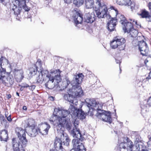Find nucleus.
<instances>
[{
  "instance_id": "nucleus-60",
  "label": "nucleus",
  "mask_w": 151,
  "mask_h": 151,
  "mask_svg": "<svg viewBox=\"0 0 151 151\" xmlns=\"http://www.w3.org/2000/svg\"><path fill=\"white\" fill-rule=\"evenodd\" d=\"M49 151H55V150L53 149H50Z\"/></svg>"
},
{
  "instance_id": "nucleus-19",
  "label": "nucleus",
  "mask_w": 151,
  "mask_h": 151,
  "mask_svg": "<svg viewBox=\"0 0 151 151\" xmlns=\"http://www.w3.org/2000/svg\"><path fill=\"white\" fill-rule=\"evenodd\" d=\"M54 147L57 151H62L63 149L61 139L57 137L54 141Z\"/></svg>"
},
{
  "instance_id": "nucleus-30",
  "label": "nucleus",
  "mask_w": 151,
  "mask_h": 151,
  "mask_svg": "<svg viewBox=\"0 0 151 151\" xmlns=\"http://www.w3.org/2000/svg\"><path fill=\"white\" fill-rule=\"evenodd\" d=\"M139 15L141 16L142 18H147L148 19L147 21H151V20L150 19L151 18V16L149 12L145 9L142 10Z\"/></svg>"
},
{
  "instance_id": "nucleus-8",
  "label": "nucleus",
  "mask_w": 151,
  "mask_h": 151,
  "mask_svg": "<svg viewBox=\"0 0 151 151\" xmlns=\"http://www.w3.org/2000/svg\"><path fill=\"white\" fill-rule=\"evenodd\" d=\"M75 138L76 139H73L72 141L73 148L78 151H86V149L83 144L80 142L83 140L82 136Z\"/></svg>"
},
{
  "instance_id": "nucleus-56",
  "label": "nucleus",
  "mask_w": 151,
  "mask_h": 151,
  "mask_svg": "<svg viewBox=\"0 0 151 151\" xmlns=\"http://www.w3.org/2000/svg\"><path fill=\"white\" fill-rule=\"evenodd\" d=\"M147 78H148L149 79H151V71L149 73V75L148 76V77Z\"/></svg>"
},
{
  "instance_id": "nucleus-48",
  "label": "nucleus",
  "mask_w": 151,
  "mask_h": 151,
  "mask_svg": "<svg viewBox=\"0 0 151 151\" xmlns=\"http://www.w3.org/2000/svg\"><path fill=\"white\" fill-rule=\"evenodd\" d=\"M149 140L147 142V147L148 149L151 150V137L149 138Z\"/></svg>"
},
{
  "instance_id": "nucleus-52",
  "label": "nucleus",
  "mask_w": 151,
  "mask_h": 151,
  "mask_svg": "<svg viewBox=\"0 0 151 151\" xmlns=\"http://www.w3.org/2000/svg\"><path fill=\"white\" fill-rule=\"evenodd\" d=\"M6 119H7V120L10 122H11L12 121V119L11 117V115H9L8 117H7V118Z\"/></svg>"
},
{
  "instance_id": "nucleus-42",
  "label": "nucleus",
  "mask_w": 151,
  "mask_h": 151,
  "mask_svg": "<svg viewBox=\"0 0 151 151\" xmlns=\"http://www.w3.org/2000/svg\"><path fill=\"white\" fill-rule=\"evenodd\" d=\"M65 140H63V142L64 145L68 146L69 145V143L70 141V139H69L68 136H65Z\"/></svg>"
},
{
  "instance_id": "nucleus-23",
  "label": "nucleus",
  "mask_w": 151,
  "mask_h": 151,
  "mask_svg": "<svg viewBox=\"0 0 151 151\" xmlns=\"http://www.w3.org/2000/svg\"><path fill=\"white\" fill-rule=\"evenodd\" d=\"M41 60L38 59L35 64H34L32 67L29 68V74L32 76L35 75L37 72V65L41 66Z\"/></svg>"
},
{
  "instance_id": "nucleus-64",
  "label": "nucleus",
  "mask_w": 151,
  "mask_h": 151,
  "mask_svg": "<svg viewBox=\"0 0 151 151\" xmlns=\"http://www.w3.org/2000/svg\"><path fill=\"white\" fill-rule=\"evenodd\" d=\"M16 19H18V18H16Z\"/></svg>"
},
{
  "instance_id": "nucleus-28",
  "label": "nucleus",
  "mask_w": 151,
  "mask_h": 151,
  "mask_svg": "<svg viewBox=\"0 0 151 151\" xmlns=\"http://www.w3.org/2000/svg\"><path fill=\"white\" fill-rule=\"evenodd\" d=\"M8 132L7 130L3 129L0 132V139L1 141L7 142L9 139Z\"/></svg>"
},
{
  "instance_id": "nucleus-7",
  "label": "nucleus",
  "mask_w": 151,
  "mask_h": 151,
  "mask_svg": "<svg viewBox=\"0 0 151 151\" xmlns=\"http://www.w3.org/2000/svg\"><path fill=\"white\" fill-rule=\"evenodd\" d=\"M0 82L8 87H11L14 82L13 78L12 75L9 74L6 76V73L0 78Z\"/></svg>"
},
{
  "instance_id": "nucleus-20",
  "label": "nucleus",
  "mask_w": 151,
  "mask_h": 151,
  "mask_svg": "<svg viewBox=\"0 0 151 151\" xmlns=\"http://www.w3.org/2000/svg\"><path fill=\"white\" fill-rule=\"evenodd\" d=\"M13 3V4H11L10 6L11 12L13 13L15 15L18 16L20 14L22 9L21 7L19 6H17V5L18 4L15 3V1Z\"/></svg>"
},
{
  "instance_id": "nucleus-47",
  "label": "nucleus",
  "mask_w": 151,
  "mask_h": 151,
  "mask_svg": "<svg viewBox=\"0 0 151 151\" xmlns=\"http://www.w3.org/2000/svg\"><path fill=\"white\" fill-rule=\"evenodd\" d=\"M9 2L10 0H0V2L5 6H6Z\"/></svg>"
},
{
  "instance_id": "nucleus-34",
  "label": "nucleus",
  "mask_w": 151,
  "mask_h": 151,
  "mask_svg": "<svg viewBox=\"0 0 151 151\" xmlns=\"http://www.w3.org/2000/svg\"><path fill=\"white\" fill-rule=\"evenodd\" d=\"M136 147L137 148L135 151H149V149H147L146 147L143 145L138 144L136 145Z\"/></svg>"
},
{
  "instance_id": "nucleus-6",
  "label": "nucleus",
  "mask_w": 151,
  "mask_h": 151,
  "mask_svg": "<svg viewBox=\"0 0 151 151\" xmlns=\"http://www.w3.org/2000/svg\"><path fill=\"white\" fill-rule=\"evenodd\" d=\"M54 113H84L81 109H76L74 106L70 105L68 110L64 109L63 108H55L54 109Z\"/></svg>"
},
{
  "instance_id": "nucleus-53",
  "label": "nucleus",
  "mask_w": 151,
  "mask_h": 151,
  "mask_svg": "<svg viewBox=\"0 0 151 151\" xmlns=\"http://www.w3.org/2000/svg\"><path fill=\"white\" fill-rule=\"evenodd\" d=\"M116 63H119V65H120V64L121 63V61L120 59L117 60L116 59Z\"/></svg>"
},
{
  "instance_id": "nucleus-38",
  "label": "nucleus",
  "mask_w": 151,
  "mask_h": 151,
  "mask_svg": "<svg viewBox=\"0 0 151 151\" xmlns=\"http://www.w3.org/2000/svg\"><path fill=\"white\" fill-rule=\"evenodd\" d=\"M84 1V0H73V4L76 6L79 7L83 4Z\"/></svg>"
},
{
  "instance_id": "nucleus-49",
  "label": "nucleus",
  "mask_w": 151,
  "mask_h": 151,
  "mask_svg": "<svg viewBox=\"0 0 151 151\" xmlns=\"http://www.w3.org/2000/svg\"><path fill=\"white\" fill-rule=\"evenodd\" d=\"M21 86L24 88H27L28 87H29V86L28 84H27L25 83H22Z\"/></svg>"
},
{
  "instance_id": "nucleus-63",
  "label": "nucleus",
  "mask_w": 151,
  "mask_h": 151,
  "mask_svg": "<svg viewBox=\"0 0 151 151\" xmlns=\"http://www.w3.org/2000/svg\"><path fill=\"white\" fill-rule=\"evenodd\" d=\"M91 115H91L92 116L93 115V114H91Z\"/></svg>"
},
{
  "instance_id": "nucleus-10",
  "label": "nucleus",
  "mask_w": 151,
  "mask_h": 151,
  "mask_svg": "<svg viewBox=\"0 0 151 151\" xmlns=\"http://www.w3.org/2000/svg\"><path fill=\"white\" fill-rule=\"evenodd\" d=\"M50 78H47L45 82V86L49 89H51L55 87L57 88L59 86V85L56 84L54 82V78L53 76H50Z\"/></svg>"
},
{
  "instance_id": "nucleus-40",
  "label": "nucleus",
  "mask_w": 151,
  "mask_h": 151,
  "mask_svg": "<svg viewBox=\"0 0 151 151\" xmlns=\"http://www.w3.org/2000/svg\"><path fill=\"white\" fill-rule=\"evenodd\" d=\"M116 24H111L107 23L108 29L110 32L114 31Z\"/></svg>"
},
{
  "instance_id": "nucleus-12",
  "label": "nucleus",
  "mask_w": 151,
  "mask_h": 151,
  "mask_svg": "<svg viewBox=\"0 0 151 151\" xmlns=\"http://www.w3.org/2000/svg\"><path fill=\"white\" fill-rule=\"evenodd\" d=\"M130 20L131 22H132V23L131 22H129L127 21V22H125L122 25H123V29L125 32L129 33L131 30L133 28V24H135L137 25V21H134V20L133 19H130Z\"/></svg>"
},
{
  "instance_id": "nucleus-16",
  "label": "nucleus",
  "mask_w": 151,
  "mask_h": 151,
  "mask_svg": "<svg viewBox=\"0 0 151 151\" xmlns=\"http://www.w3.org/2000/svg\"><path fill=\"white\" fill-rule=\"evenodd\" d=\"M111 114H98L97 117L103 121L111 124L112 122V119Z\"/></svg>"
},
{
  "instance_id": "nucleus-51",
  "label": "nucleus",
  "mask_w": 151,
  "mask_h": 151,
  "mask_svg": "<svg viewBox=\"0 0 151 151\" xmlns=\"http://www.w3.org/2000/svg\"><path fill=\"white\" fill-rule=\"evenodd\" d=\"M147 103L150 106H151V96L149 98L147 101Z\"/></svg>"
},
{
  "instance_id": "nucleus-50",
  "label": "nucleus",
  "mask_w": 151,
  "mask_h": 151,
  "mask_svg": "<svg viewBox=\"0 0 151 151\" xmlns=\"http://www.w3.org/2000/svg\"><path fill=\"white\" fill-rule=\"evenodd\" d=\"M29 89L30 90L33 91L35 89V85H32V86H29Z\"/></svg>"
},
{
  "instance_id": "nucleus-43",
  "label": "nucleus",
  "mask_w": 151,
  "mask_h": 151,
  "mask_svg": "<svg viewBox=\"0 0 151 151\" xmlns=\"http://www.w3.org/2000/svg\"><path fill=\"white\" fill-rule=\"evenodd\" d=\"M70 83V82L68 79L66 78L65 80L63 82V88H66Z\"/></svg>"
},
{
  "instance_id": "nucleus-27",
  "label": "nucleus",
  "mask_w": 151,
  "mask_h": 151,
  "mask_svg": "<svg viewBox=\"0 0 151 151\" xmlns=\"http://www.w3.org/2000/svg\"><path fill=\"white\" fill-rule=\"evenodd\" d=\"M76 15L73 16L74 20L76 24V26L79 24H81L82 22L83 18L82 15L79 12H76Z\"/></svg>"
},
{
  "instance_id": "nucleus-18",
  "label": "nucleus",
  "mask_w": 151,
  "mask_h": 151,
  "mask_svg": "<svg viewBox=\"0 0 151 151\" xmlns=\"http://www.w3.org/2000/svg\"><path fill=\"white\" fill-rule=\"evenodd\" d=\"M83 75L82 74H79L77 75H75L73 80L71 81L72 86H80L79 84L81 82L83 79Z\"/></svg>"
},
{
  "instance_id": "nucleus-17",
  "label": "nucleus",
  "mask_w": 151,
  "mask_h": 151,
  "mask_svg": "<svg viewBox=\"0 0 151 151\" xmlns=\"http://www.w3.org/2000/svg\"><path fill=\"white\" fill-rule=\"evenodd\" d=\"M110 9L115 11L116 16V21L117 20L118 21H119L122 25L124 24L125 22H127V21L126 19V18L123 15L118 13V11L117 9H115L113 6H111Z\"/></svg>"
},
{
  "instance_id": "nucleus-58",
  "label": "nucleus",
  "mask_w": 151,
  "mask_h": 151,
  "mask_svg": "<svg viewBox=\"0 0 151 151\" xmlns=\"http://www.w3.org/2000/svg\"><path fill=\"white\" fill-rule=\"evenodd\" d=\"M11 97V96L10 94H9L7 95V98L8 99H10Z\"/></svg>"
},
{
  "instance_id": "nucleus-44",
  "label": "nucleus",
  "mask_w": 151,
  "mask_h": 151,
  "mask_svg": "<svg viewBox=\"0 0 151 151\" xmlns=\"http://www.w3.org/2000/svg\"><path fill=\"white\" fill-rule=\"evenodd\" d=\"M130 5L131 9H132V10H137L138 9V7L137 5L136 6L135 4V3L134 2L132 3L131 1V4L129 5Z\"/></svg>"
},
{
  "instance_id": "nucleus-11",
  "label": "nucleus",
  "mask_w": 151,
  "mask_h": 151,
  "mask_svg": "<svg viewBox=\"0 0 151 151\" xmlns=\"http://www.w3.org/2000/svg\"><path fill=\"white\" fill-rule=\"evenodd\" d=\"M50 128V125L47 123L39 125L38 127V130L39 133L42 135H46L48 134V130Z\"/></svg>"
},
{
  "instance_id": "nucleus-9",
  "label": "nucleus",
  "mask_w": 151,
  "mask_h": 151,
  "mask_svg": "<svg viewBox=\"0 0 151 151\" xmlns=\"http://www.w3.org/2000/svg\"><path fill=\"white\" fill-rule=\"evenodd\" d=\"M138 48L141 54L143 56H147L149 52L148 45L146 42L144 41H140L138 42Z\"/></svg>"
},
{
  "instance_id": "nucleus-25",
  "label": "nucleus",
  "mask_w": 151,
  "mask_h": 151,
  "mask_svg": "<svg viewBox=\"0 0 151 151\" xmlns=\"http://www.w3.org/2000/svg\"><path fill=\"white\" fill-rule=\"evenodd\" d=\"M73 95H71V94L69 93L65 94L64 95V97L65 99L68 101L73 105H76L78 103L77 100L75 98V97L73 96Z\"/></svg>"
},
{
  "instance_id": "nucleus-59",
  "label": "nucleus",
  "mask_w": 151,
  "mask_h": 151,
  "mask_svg": "<svg viewBox=\"0 0 151 151\" xmlns=\"http://www.w3.org/2000/svg\"><path fill=\"white\" fill-rule=\"evenodd\" d=\"M20 86H21V87L20 88V90L21 91H22L23 90V88H24L23 87H22V86L21 85Z\"/></svg>"
},
{
  "instance_id": "nucleus-29",
  "label": "nucleus",
  "mask_w": 151,
  "mask_h": 151,
  "mask_svg": "<svg viewBox=\"0 0 151 151\" xmlns=\"http://www.w3.org/2000/svg\"><path fill=\"white\" fill-rule=\"evenodd\" d=\"M14 77L17 81L20 82L24 77L23 71L19 70L15 71Z\"/></svg>"
},
{
  "instance_id": "nucleus-45",
  "label": "nucleus",
  "mask_w": 151,
  "mask_h": 151,
  "mask_svg": "<svg viewBox=\"0 0 151 151\" xmlns=\"http://www.w3.org/2000/svg\"><path fill=\"white\" fill-rule=\"evenodd\" d=\"M117 21L116 19L115 18H112L111 19L108 21L107 23L108 24H116V22Z\"/></svg>"
},
{
  "instance_id": "nucleus-32",
  "label": "nucleus",
  "mask_w": 151,
  "mask_h": 151,
  "mask_svg": "<svg viewBox=\"0 0 151 151\" xmlns=\"http://www.w3.org/2000/svg\"><path fill=\"white\" fill-rule=\"evenodd\" d=\"M117 3L119 5L129 6L131 4L130 0H117Z\"/></svg>"
},
{
  "instance_id": "nucleus-46",
  "label": "nucleus",
  "mask_w": 151,
  "mask_h": 151,
  "mask_svg": "<svg viewBox=\"0 0 151 151\" xmlns=\"http://www.w3.org/2000/svg\"><path fill=\"white\" fill-rule=\"evenodd\" d=\"M119 147L120 149H126L124 139L123 142L120 143Z\"/></svg>"
},
{
  "instance_id": "nucleus-21",
  "label": "nucleus",
  "mask_w": 151,
  "mask_h": 151,
  "mask_svg": "<svg viewBox=\"0 0 151 151\" xmlns=\"http://www.w3.org/2000/svg\"><path fill=\"white\" fill-rule=\"evenodd\" d=\"M96 17L94 12L88 13L86 14L84 16V21L88 23H91L95 20Z\"/></svg>"
},
{
  "instance_id": "nucleus-54",
  "label": "nucleus",
  "mask_w": 151,
  "mask_h": 151,
  "mask_svg": "<svg viewBox=\"0 0 151 151\" xmlns=\"http://www.w3.org/2000/svg\"><path fill=\"white\" fill-rule=\"evenodd\" d=\"M54 98L53 96H50L49 97V99L51 101H53Z\"/></svg>"
},
{
  "instance_id": "nucleus-36",
  "label": "nucleus",
  "mask_w": 151,
  "mask_h": 151,
  "mask_svg": "<svg viewBox=\"0 0 151 151\" xmlns=\"http://www.w3.org/2000/svg\"><path fill=\"white\" fill-rule=\"evenodd\" d=\"M135 138L136 142L138 143L139 142H142L143 140L140 135L137 132H135L134 133Z\"/></svg>"
},
{
  "instance_id": "nucleus-26",
  "label": "nucleus",
  "mask_w": 151,
  "mask_h": 151,
  "mask_svg": "<svg viewBox=\"0 0 151 151\" xmlns=\"http://www.w3.org/2000/svg\"><path fill=\"white\" fill-rule=\"evenodd\" d=\"M8 60L6 58L1 57L0 59V63L1 66H0V78L6 73V70L5 69L2 68V70H1L2 68L1 66L2 64H7L9 63Z\"/></svg>"
},
{
  "instance_id": "nucleus-14",
  "label": "nucleus",
  "mask_w": 151,
  "mask_h": 151,
  "mask_svg": "<svg viewBox=\"0 0 151 151\" xmlns=\"http://www.w3.org/2000/svg\"><path fill=\"white\" fill-rule=\"evenodd\" d=\"M72 92L71 95H73V96L74 97H75L76 98H78L81 97L83 96V91L81 89L80 86H72V90H71L73 91Z\"/></svg>"
},
{
  "instance_id": "nucleus-4",
  "label": "nucleus",
  "mask_w": 151,
  "mask_h": 151,
  "mask_svg": "<svg viewBox=\"0 0 151 151\" xmlns=\"http://www.w3.org/2000/svg\"><path fill=\"white\" fill-rule=\"evenodd\" d=\"M85 102L89 109L88 113H92L95 111L97 113H111L110 111L102 109L103 105L100 104H97L96 101L93 99L87 98L85 100Z\"/></svg>"
},
{
  "instance_id": "nucleus-22",
  "label": "nucleus",
  "mask_w": 151,
  "mask_h": 151,
  "mask_svg": "<svg viewBox=\"0 0 151 151\" xmlns=\"http://www.w3.org/2000/svg\"><path fill=\"white\" fill-rule=\"evenodd\" d=\"M126 149L128 151H133V148L134 146L133 142L127 137H124Z\"/></svg>"
},
{
  "instance_id": "nucleus-41",
  "label": "nucleus",
  "mask_w": 151,
  "mask_h": 151,
  "mask_svg": "<svg viewBox=\"0 0 151 151\" xmlns=\"http://www.w3.org/2000/svg\"><path fill=\"white\" fill-rule=\"evenodd\" d=\"M37 82L40 83H42L43 81L45 82V80H46L45 78L42 76H41L40 75L37 78Z\"/></svg>"
},
{
  "instance_id": "nucleus-1",
  "label": "nucleus",
  "mask_w": 151,
  "mask_h": 151,
  "mask_svg": "<svg viewBox=\"0 0 151 151\" xmlns=\"http://www.w3.org/2000/svg\"><path fill=\"white\" fill-rule=\"evenodd\" d=\"M24 129L20 127H17L15 129L17 138H14L12 139L13 148L14 151H25L24 148L27 146L28 140L26 137L27 130L30 128H35L36 123L32 119H29L22 124Z\"/></svg>"
},
{
  "instance_id": "nucleus-33",
  "label": "nucleus",
  "mask_w": 151,
  "mask_h": 151,
  "mask_svg": "<svg viewBox=\"0 0 151 151\" xmlns=\"http://www.w3.org/2000/svg\"><path fill=\"white\" fill-rule=\"evenodd\" d=\"M40 75L42 76L45 79H47V78H50V76H52V74L51 73V71H50V73L49 74V72L47 70H43L41 71Z\"/></svg>"
},
{
  "instance_id": "nucleus-62",
  "label": "nucleus",
  "mask_w": 151,
  "mask_h": 151,
  "mask_svg": "<svg viewBox=\"0 0 151 151\" xmlns=\"http://www.w3.org/2000/svg\"><path fill=\"white\" fill-rule=\"evenodd\" d=\"M119 68H120V72H121V68H120V67H119Z\"/></svg>"
},
{
  "instance_id": "nucleus-24",
  "label": "nucleus",
  "mask_w": 151,
  "mask_h": 151,
  "mask_svg": "<svg viewBox=\"0 0 151 151\" xmlns=\"http://www.w3.org/2000/svg\"><path fill=\"white\" fill-rule=\"evenodd\" d=\"M15 3L18 4L22 9V7L25 11L28 12L30 10V7L26 4L25 0H15Z\"/></svg>"
},
{
  "instance_id": "nucleus-39",
  "label": "nucleus",
  "mask_w": 151,
  "mask_h": 151,
  "mask_svg": "<svg viewBox=\"0 0 151 151\" xmlns=\"http://www.w3.org/2000/svg\"><path fill=\"white\" fill-rule=\"evenodd\" d=\"M131 35L132 37H136L138 35V32L137 30L133 28L129 32Z\"/></svg>"
},
{
  "instance_id": "nucleus-5",
  "label": "nucleus",
  "mask_w": 151,
  "mask_h": 151,
  "mask_svg": "<svg viewBox=\"0 0 151 151\" xmlns=\"http://www.w3.org/2000/svg\"><path fill=\"white\" fill-rule=\"evenodd\" d=\"M125 40L123 38H120L119 36L114 38L111 42L110 46L112 48L115 49L118 48L120 51L124 50L125 48Z\"/></svg>"
},
{
  "instance_id": "nucleus-15",
  "label": "nucleus",
  "mask_w": 151,
  "mask_h": 151,
  "mask_svg": "<svg viewBox=\"0 0 151 151\" xmlns=\"http://www.w3.org/2000/svg\"><path fill=\"white\" fill-rule=\"evenodd\" d=\"M51 73L52 76L54 78V82L56 83V84H58L59 86V83L61 82V78L60 76V72L59 69L52 70H51Z\"/></svg>"
},
{
  "instance_id": "nucleus-61",
  "label": "nucleus",
  "mask_w": 151,
  "mask_h": 151,
  "mask_svg": "<svg viewBox=\"0 0 151 151\" xmlns=\"http://www.w3.org/2000/svg\"><path fill=\"white\" fill-rule=\"evenodd\" d=\"M16 94H17V95L18 96H19V93L18 92H17L16 93Z\"/></svg>"
},
{
  "instance_id": "nucleus-13",
  "label": "nucleus",
  "mask_w": 151,
  "mask_h": 151,
  "mask_svg": "<svg viewBox=\"0 0 151 151\" xmlns=\"http://www.w3.org/2000/svg\"><path fill=\"white\" fill-rule=\"evenodd\" d=\"M79 123V122L78 120H77L76 119H75L74 122L75 128L73 129L71 131V132L74 137L78 138L82 136L80 129L78 128V126Z\"/></svg>"
},
{
  "instance_id": "nucleus-31",
  "label": "nucleus",
  "mask_w": 151,
  "mask_h": 151,
  "mask_svg": "<svg viewBox=\"0 0 151 151\" xmlns=\"http://www.w3.org/2000/svg\"><path fill=\"white\" fill-rule=\"evenodd\" d=\"M27 130L28 134L31 137H33L36 136L39 133V130H38V127L35 128H30Z\"/></svg>"
},
{
  "instance_id": "nucleus-3",
  "label": "nucleus",
  "mask_w": 151,
  "mask_h": 151,
  "mask_svg": "<svg viewBox=\"0 0 151 151\" xmlns=\"http://www.w3.org/2000/svg\"><path fill=\"white\" fill-rule=\"evenodd\" d=\"M51 117L52 121H56L55 124L57 131H63V129L66 128L70 129L71 127V124L70 119L67 118V116L64 115L61 116H58L56 114H52Z\"/></svg>"
},
{
  "instance_id": "nucleus-57",
  "label": "nucleus",
  "mask_w": 151,
  "mask_h": 151,
  "mask_svg": "<svg viewBox=\"0 0 151 151\" xmlns=\"http://www.w3.org/2000/svg\"><path fill=\"white\" fill-rule=\"evenodd\" d=\"M22 109H23L24 110H27V108L26 106H24L23 107Z\"/></svg>"
},
{
  "instance_id": "nucleus-2",
  "label": "nucleus",
  "mask_w": 151,
  "mask_h": 151,
  "mask_svg": "<svg viewBox=\"0 0 151 151\" xmlns=\"http://www.w3.org/2000/svg\"><path fill=\"white\" fill-rule=\"evenodd\" d=\"M85 4L87 9H95L97 17L99 18L110 19L111 17L108 13L106 6L101 0H85Z\"/></svg>"
},
{
  "instance_id": "nucleus-35",
  "label": "nucleus",
  "mask_w": 151,
  "mask_h": 151,
  "mask_svg": "<svg viewBox=\"0 0 151 151\" xmlns=\"http://www.w3.org/2000/svg\"><path fill=\"white\" fill-rule=\"evenodd\" d=\"M5 114V117L2 114L0 115V120L1 123L2 124H4L5 125H7L8 123L6 120V115Z\"/></svg>"
},
{
  "instance_id": "nucleus-55",
  "label": "nucleus",
  "mask_w": 151,
  "mask_h": 151,
  "mask_svg": "<svg viewBox=\"0 0 151 151\" xmlns=\"http://www.w3.org/2000/svg\"><path fill=\"white\" fill-rule=\"evenodd\" d=\"M64 2L67 4H69L70 3V0H64Z\"/></svg>"
},
{
  "instance_id": "nucleus-37",
  "label": "nucleus",
  "mask_w": 151,
  "mask_h": 151,
  "mask_svg": "<svg viewBox=\"0 0 151 151\" xmlns=\"http://www.w3.org/2000/svg\"><path fill=\"white\" fill-rule=\"evenodd\" d=\"M73 114V115H71L72 117L73 116H76L78 119L82 120L85 119L86 116V114Z\"/></svg>"
}]
</instances>
